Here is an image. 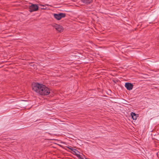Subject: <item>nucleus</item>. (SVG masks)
Wrapping results in <instances>:
<instances>
[{
  "mask_svg": "<svg viewBox=\"0 0 159 159\" xmlns=\"http://www.w3.org/2000/svg\"><path fill=\"white\" fill-rule=\"evenodd\" d=\"M73 154H75L76 155H78V154H80V152L76 149H73L72 150Z\"/></svg>",
  "mask_w": 159,
  "mask_h": 159,
  "instance_id": "6e6552de",
  "label": "nucleus"
},
{
  "mask_svg": "<svg viewBox=\"0 0 159 159\" xmlns=\"http://www.w3.org/2000/svg\"><path fill=\"white\" fill-rule=\"evenodd\" d=\"M131 116L134 120H136L138 117V116L135 113L132 112L131 113Z\"/></svg>",
  "mask_w": 159,
  "mask_h": 159,
  "instance_id": "0eeeda50",
  "label": "nucleus"
},
{
  "mask_svg": "<svg viewBox=\"0 0 159 159\" xmlns=\"http://www.w3.org/2000/svg\"><path fill=\"white\" fill-rule=\"evenodd\" d=\"M53 27H54L55 29L59 32H61L63 31V28L62 26L61 25L55 24L53 25Z\"/></svg>",
  "mask_w": 159,
  "mask_h": 159,
  "instance_id": "20e7f679",
  "label": "nucleus"
},
{
  "mask_svg": "<svg viewBox=\"0 0 159 159\" xmlns=\"http://www.w3.org/2000/svg\"><path fill=\"white\" fill-rule=\"evenodd\" d=\"M32 89L39 94L43 95H48L50 92V89L46 86L38 83L33 86Z\"/></svg>",
  "mask_w": 159,
  "mask_h": 159,
  "instance_id": "f257e3e1",
  "label": "nucleus"
},
{
  "mask_svg": "<svg viewBox=\"0 0 159 159\" xmlns=\"http://www.w3.org/2000/svg\"><path fill=\"white\" fill-rule=\"evenodd\" d=\"M76 156L79 158L83 159L81 157V155L80 154H78V155H76Z\"/></svg>",
  "mask_w": 159,
  "mask_h": 159,
  "instance_id": "1a4fd4ad",
  "label": "nucleus"
},
{
  "mask_svg": "<svg viewBox=\"0 0 159 159\" xmlns=\"http://www.w3.org/2000/svg\"><path fill=\"white\" fill-rule=\"evenodd\" d=\"M67 148L70 149L71 150V151L72 152V150L73 149H74V148H72V147L71 146L68 147Z\"/></svg>",
  "mask_w": 159,
  "mask_h": 159,
  "instance_id": "9d476101",
  "label": "nucleus"
},
{
  "mask_svg": "<svg viewBox=\"0 0 159 159\" xmlns=\"http://www.w3.org/2000/svg\"><path fill=\"white\" fill-rule=\"evenodd\" d=\"M53 16L54 18L58 20H59L62 18L66 16V14L63 13H59L58 14H54Z\"/></svg>",
  "mask_w": 159,
  "mask_h": 159,
  "instance_id": "f03ea898",
  "label": "nucleus"
},
{
  "mask_svg": "<svg viewBox=\"0 0 159 159\" xmlns=\"http://www.w3.org/2000/svg\"><path fill=\"white\" fill-rule=\"evenodd\" d=\"M92 0H81V1L83 2L84 4L88 5L91 3Z\"/></svg>",
  "mask_w": 159,
  "mask_h": 159,
  "instance_id": "423d86ee",
  "label": "nucleus"
},
{
  "mask_svg": "<svg viewBox=\"0 0 159 159\" xmlns=\"http://www.w3.org/2000/svg\"><path fill=\"white\" fill-rule=\"evenodd\" d=\"M125 86L127 90H130L133 89V85L131 83L127 82L125 84Z\"/></svg>",
  "mask_w": 159,
  "mask_h": 159,
  "instance_id": "39448f33",
  "label": "nucleus"
},
{
  "mask_svg": "<svg viewBox=\"0 0 159 159\" xmlns=\"http://www.w3.org/2000/svg\"><path fill=\"white\" fill-rule=\"evenodd\" d=\"M38 9V7L36 4H32L29 7V11L30 12L37 11Z\"/></svg>",
  "mask_w": 159,
  "mask_h": 159,
  "instance_id": "7ed1b4c3",
  "label": "nucleus"
}]
</instances>
